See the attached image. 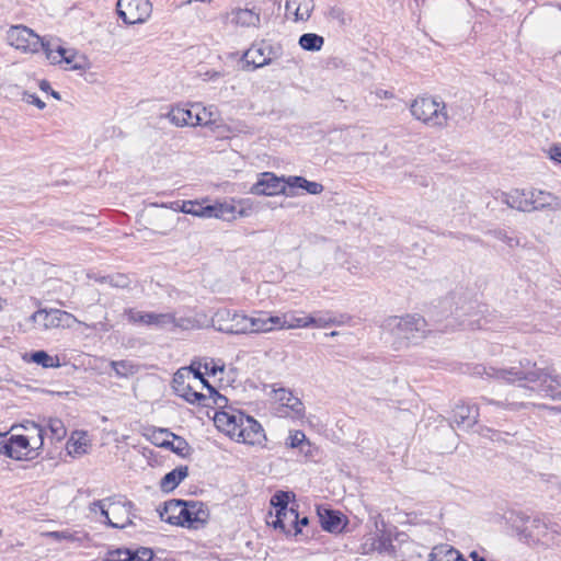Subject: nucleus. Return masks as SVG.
<instances>
[{
  "label": "nucleus",
  "mask_w": 561,
  "mask_h": 561,
  "mask_svg": "<svg viewBox=\"0 0 561 561\" xmlns=\"http://www.w3.org/2000/svg\"><path fill=\"white\" fill-rule=\"evenodd\" d=\"M196 363H193L190 368V373H193L194 379L204 380V374L201 371V367L203 366L201 363L198 366H195Z\"/></svg>",
  "instance_id": "nucleus-59"
},
{
  "label": "nucleus",
  "mask_w": 561,
  "mask_h": 561,
  "mask_svg": "<svg viewBox=\"0 0 561 561\" xmlns=\"http://www.w3.org/2000/svg\"><path fill=\"white\" fill-rule=\"evenodd\" d=\"M286 178H278L271 172H265L261 179L252 186L251 192L256 195H278L286 194Z\"/></svg>",
  "instance_id": "nucleus-13"
},
{
  "label": "nucleus",
  "mask_w": 561,
  "mask_h": 561,
  "mask_svg": "<svg viewBox=\"0 0 561 561\" xmlns=\"http://www.w3.org/2000/svg\"><path fill=\"white\" fill-rule=\"evenodd\" d=\"M482 404L486 407L494 408L495 410H505V411H518L524 407L523 402H518L516 400H510L506 398L504 401L494 400L488 397H481Z\"/></svg>",
  "instance_id": "nucleus-34"
},
{
  "label": "nucleus",
  "mask_w": 561,
  "mask_h": 561,
  "mask_svg": "<svg viewBox=\"0 0 561 561\" xmlns=\"http://www.w3.org/2000/svg\"><path fill=\"white\" fill-rule=\"evenodd\" d=\"M248 314L227 308H221L211 318L213 325L227 334H247Z\"/></svg>",
  "instance_id": "nucleus-6"
},
{
  "label": "nucleus",
  "mask_w": 561,
  "mask_h": 561,
  "mask_svg": "<svg viewBox=\"0 0 561 561\" xmlns=\"http://www.w3.org/2000/svg\"><path fill=\"white\" fill-rule=\"evenodd\" d=\"M47 537L60 541V540H67V541H79L80 539L77 537L76 533H71L70 530H61V531H49L46 534Z\"/></svg>",
  "instance_id": "nucleus-47"
},
{
  "label": "nucleus",
  "mask_w": 561,
  "mask_h": 561,
  "mask_svg": "<svg viewBox=\"0 0 561 561\" xmlns=\"http://www.w3.org/2000/svg\"><path fill=\"white\" fill-rule=\"evenodd\" d=\"M194 113L195 110L193 107L186 108L180 105H175L171 107V110L167 114V118L170 121L171 124H173L176 127H195L196 124L194 123Z\"/></svg>",
  "instance_id": "nucleus-25"
},
{
  "label": "nucleus",
  "mask_w": 561,
  "mask_h": 561,
  "mask_svg": "<svg viewBox=\"0 0 561 561\" xmlns=\"http://www.w3.org/2000/svg\"><path fill=\"white\" fill-rule=\"evenodd\" d=\"M309 322L310 327H317V328H327L329 325L335 324L336 321L334 318L330 316H309Z\"/></svg>",
  "instance_id": "nucleus-46"
},
{
  "label": "nucleus",
  "mask_w": 561,
  "mask_h": 561,
  "mask_svg": "<svg viewBox=\"0 0 561 561\" xmlns=\"http://www.w3.org/2000/svg\"><path fill=\"white\" fill-rule=\"evenodd\" d=\"M234 206L228 203H216L201 209L202 217H214L224 220L234 219Z\"/></svg>",
  "instance_id": "nucleus-28"
},
{
  "label": "nucleus",
  "mask_w": 561,
  "mask_h": 561,
  "mask_svg": "<svg viewBox=\"0 0 561 561\" xmlns=\"http://www.w3.org/2000/svg\"><path fill=\"white\" fill-rule=\"evenodd\" d=\"M209 519V510L206 504L199 501H186L184 514H182V527L199 529Z\"/></svg>",
  "instance_id": "nucleus-11"
},
{
  "label": "nucleus",
  "mask_w": 561,
  "mask_h": 561,
  "mask_svg": "<svg viewBox=\"0 0 561 561\" xmlns=\"http://www.w3.org/2000/svg\"><path fill=\"white\" fill-rule=\"evenodd\" d=\"M141 324L148 325V327H154L157 329H164L168 327H182L176 321V318L172 313H154V312H145L144 320Z\"/></svg>",
  "instance_id": "nucleus-26"
},
{
  "label": "nucleus",
  "mask_w": 561,
  "mask_h": 561,
  "mask_svg": "<svg viewBox=\"0 0 561 561\" xmlns=\"http://www.w3.org/2000/svg\"><path fill=\"white\" fill-rule=\"evenodd\" d=\"M203 368L205 374L215 376L218 371H224L225 365L222 363L219 364V362H216L214 358H206L203 364Z\"/></svg>",
  "instance_id": "nucleus-48"
},
{
  "label": "nucleus",
  "mask_w": 561,
  "mask_h": 561,
  "mask_svg": "<svg viewBox=\"0 0 561 561\" xmlns=\"http://www.w3.org/2000/svg\"><path fill=\"white\" fill-rule=\"evenodd\" d=\"M519 536L528 545L543 548L561 547V526L542 518H528Z\"/></svg>",
  "instance_id": "nucleus-3"
},
{
  "label": "nucleus",
  "mask_w": 561,
  "mask_h": 561,
  "mask_svg": "<svg viewBox=\"0 0 561 561\" xmlns=\"http://www.w3.org/2000/svg\"><path fill=\"white\" fill-rule=\"evenodd\" d=\"M227 21L236 26L241 27H259L261 18L260 13L252 9H233L226 14Z\"/></svg>",
  "instance_id": "nucleus-20"
},
{
  "label": "nucleus",
  "mask_w": 561,
  "mask_h": 561,
  "mask_svg": "<svg viewBox=\"0 0 561 561\" xmlns=\"http://www.w3.org/2000/svg\"><path fill=\"white\" fill-rule=\"evenodd\" d=\"M382 329L400 342H416L424 336L426 321L417 314L394 316L383 321Z\"/></svg>",
  "instance_id": "nucleus-4"
},
{
  "label": "nucleus",
  "mask_w": 561,
  "mask_h": 561,
  "mask_svg": "<svg viewBox=\"0 0 561 561\" xmlns=\"http://www.w3.org/2000/svg\"><path fill=\"white\" fill-rule=\"evenodd\" d=\"M243 416L244 413L240 411H217L214 416V423L219 431L234 439L239 430V423H241Z\"/></svg>",
  "instance_id": "nucleus-14"
},
{
  "label": "nucleus",
  "mask_w": 561,
  "mask_h": 561,
  "mask_svg": "<svg viewBox=\"0 0 561 561\" xmlns=\"http://www.w3.org/2000/svg\"><path fill=\"white\" fill-rule=\"evenodd\" d=\"M188 474L186 466H180L168 472L160 482V488L164 492L173 491Z\"/></svg>",
  "instance_id": "nucleus-30"
},
{
  "label": "nucleus",
  "mask_w": 561,
  "mask_h": 561,
  "mask_svg": "<svg viewBox=\"0 0 561 561\" xmlns=\"http://www.w3.org/2000/svg\"><path fill=\"white\" fill-rule=\"evenodd\" d=\"M530 211L551 208L554 210L561 209V198L551 193L530 190L529 191Z\"/></svg>",
  "instance_id": "nucleus-21"
},
{
  "label": "nucleus",
  "mask_w": 561,
  "mask_h": 561,
  "mask_svg": "<svg viewBox=\"0 0 561 561\" xmlns=\"http://www.w3.org/2000/svg\"><path fill=\"white\" fill-rule=\"evenodd\" d=\"M275 529H279L286 535H298L300 529L298 528V512L296 508H283L276 511L275 519L270 523Z\"/></svg>",
  "instance_id": "nucleus-15"
},
{
  "label": "nucleus",
  "mask_w": 561,
  "mask_h": 561,
  "mask_svg": "<svg viewBox=\"0 0 561 561\" xmlns=\"http://www.w3.org/2000/svg\"><path fill=\"white\" fill-rule=\"evenodd\" d=\"M270 53L271 46L262 43L251 46L244 53L243 58L248 64H252L255 68H260L271 62V58L268 57Z\"/></svg>",
  "instance_id": "nucleus-24"
},
{
  "label": "nucleus",
  "mask_w": 561,
  "mask_h": 561,
  "mask_svg": "<svg viewBox=\"0 0 561 561\" xmlns=\"http://www.w3.org/2000/svg\"><path fill=\"white\" fill-rule=\"evenodd\" d=\"M286 184L289 188H302L311 195H319L324 187L321 183L308 181L304 176L293 175L286 178Z\"/></svg>",
  "instance_id": "nucleus-31"
},
{
  "label": "nucleus",
  "mask_w": 561,
  "mask_h": 561,
  "mask_svg": "<svg viewBox=\"0 0 561 561\" xmlns=\"http://www.w3.org/2000/svg\"><path fill=\"white\" fill-rule=\"evenodd\" d=\"M305 440L306 435L300 431H296L295 433L289 435L287 445L291 448L302 447Z\"/></svg>",
  "instance_id": "nucleus-52"
},
{
  "label": "nucleus",
  "mask_w": 561,
  "mask_h": 561,
  "mask_svg": "<svg viewBox=\"0 0 561 561\" xmlns=\"http://www.w3.org/2000/svg\"><path fill=\"white\" fill-rule=\"evenodd\" d=\"M279 321L282 322V324H278L279 330H290L296 328L310 327L309 316L296 317L295 314L284 313L283 316H279Z\"/></svg>",
  "instance_id": "nucleus-35"
},
{
  "label": "nucleus",
  "mask_w": 561,
  "mask_h": 561,
  "mask_svg": "<svg viewBox=\"0 0 561 561\" xmlns=\"http://www.w3.org/2000/svg\"><path fill=\"white\" fill-rule=\"evenodd\" d=\"M31 359L33 363L41 365L45 368L59 367L60 365L58 357H53L45 351L33 352L31 354Z\"/></svg>",
  "instance_id": "nucleus-42"
},
{
  "label": "nucleus",
  "mask_w": 561,
  "mask_h": 561,
  "mask_svg": "<svg viewBox=\"0 0 561 561\" xmlns=\"http://www.w3.org/2000/svg\"><path fill=\"white\" fill-rule=\"evenodd\" d=\"M152 558V550L141 547L137 550L116 549L108 551L103 561H151Z\"/></svg>",
  "instance_id": "nucleus-17"
},
{
  "label": "nucleus",
  "mask_w": 561,
  "mask_h": 561,
  "mask_svg": "<svg viewBox=\"0 0 561 561\" xmlns=\"http://www.w3.org/2000/svg\"><path fill=\"white\" fill-rule=\"evenodd\" d=\"M27 432H34V435H25L26 438L31 439V455L43 447L44 444V430L34 422H28L24 426Z\"/></svg>",
  "instance_id": "nucleus-39"
},
{
  "label": "nucleus",
  "mask_w": 561,
  "mask_h": 561,
  "mask_svg": "<svg viewBox=\"0 0 561 561\" xmlns=\"http://www.w3.org/2000/svg\"><path fill=\"white\" fill-rule=\"evenodd\" d=\"M58 54L61 56L62 62L70 66V69L80 70L84 68L83 58L78 57L73 50L58 46Z\"/></svg>",
  "instance_id": "nucleus-40"
},
{
  "label": "nucleus",
  "mask_w": 561,
  "mask_h": 561,
  "mask_svg": "<svg viewBox=\"0 0 561 561\" xmlns=\"http://www.w3.org/2000/svg\"><path fill=\"white\" fill-rule=\"evenodd\" d=\"M24 100L30 103V104H33L35 105L36 107H38L39 110H43L45 108L46 104L44 101H42L38 96H36L35 94H31V93H27L25 92L24 93Z\"/></svg>",
  "instance_id": "nucleus-54"
},
{
  "label": "nucleus",
  "mask_w": 561,
  "mask_h": 561,
  "mask_svg": "<svg viewBox=\"0 0 561 561\" xmlns=\"http://www.w3.org/2000/svg\"><path fill=\"white\" fill-rule=\"evenodd\" d=\"M134 504L123 497H112L108 500V517H105V523L113 528H126L133 525Z\"/></svg>",
  "instance_id": "nucleus-8"
},
{
  "label": "nucleus",
  "mask_w": 561,
  "mask_h": 561,
  "mask_svg": "<svg viewBox=\"0 0 561 561\" xmlns=\"http://www.w3.org/2000/svg\"><path fill=\"white\" fill-rule=\"evenodd\" d=\"M192 107L195 110L194 123L196 124V126H207L216 122V118L214 117L215 113L213 111V106L204 107L199 103H195L192 104Z\"/></svg>",
  "instance_id": "nucleus-37"
},
{
  "label": "nucleus",
  "mask_w": 561,
  "mask_h": 561,
  "mask_svg": "<svg viewBox=\"0 0 561 561\" xmlns=\"http://www.w3.org/2000/svg\"><path fill=\"white\" fill-rule=\"evenodd\" d=\"M505 242H507V244L510 247H514L515 244H517V240H515L514 238H510V237H506L505 234L503 236L502 238Z\"/></svg>",
  "instance_id": "nucleus-61"
},
{
  "label": "nucleus",
  "mask_w": 561,
  "mask_h": 561,
  "mask_svg": "<svg viewBox=\"0 0 561 561\" xmlns=\"http://www.w3.org/2000/svg\"><path fill=\"white\" fill-rule=\"evenodd\" d=\"M314 8L313 0H286L285 9L295 15L296 21H307Z\"/></svg>",
  "instance_id": "nucleus-27"
},
{
  "label": "nucleus",
  "mask_w": 561,
  "mask_h": 561,
  "mask_svg": "<svg viewBox=\"0 0 561 561\" xmlns=\"http://www.w3.org/2000/svg\"><path fill=\"white\" fill-rule=\"evenodd\" d=\"M175 391L190 403L209 407V398L204 393L195 391L190 383L183 387H175Z\"/></svg>",
  "instance_id": "nucleus-33"
},
{
  "label": "nucleus",
  "mask_w": 561,
  "mask_h": 561,
  "mask_svg": "<svg viewBox=\"0 0 561 561\" xmlns=\"http://www.w3.org/2000/svg\"><path fill=\"white\" fill-rule=\"evenodd\" d=\"M8 43L16 49L37 53L43 45V38L24 25L12 26L7 34Z\"/></svg>",
  "instance_id": "nucleus-9"
},
{
  "label": "nucleus",
  "mask_w": 561,
  "mask_h": 561,
  "mask_svg": "<svg viewBox=\"0 0 561 561\" xmlns=\"http://www.w3.org/2000/svg\"><path fill=\"white\" fill-rule=\"evenodd\" d=\"M158 434L172 436L173 440L171 442L168 439H163V440L157 439V442H156L157 446L167 448V449H171L173 453H175L180 456H185V454L188 450V444L186 443V440L184 438H182V437L169 432V430H164V428H160L158 431Z\"/></svg>",
  "instance_id": "nucleus-29"
},
{
  "label": "nucleus",
  "mask_w": 561,
  "mask_h": 561,
  "mask_svg": "<svg viewBox=\"0 0 561 561\" xmlns=\"http://www.w3.org/2000/svg\"><path fill=\"white\" fill-rule=\"evenodd\" d=\"M9 457L22 460L31 459V439L26 438L25 435H12L9 437Z\"/></svg>",
  "instance_id": "nucleus-22"
},
{
  "label": "nucleus",
  "mask_w": 561,
  "mask_h": 561,
  "mask_svg": "<svg viewBox=\"0 0 561 561\" xmlns=\"http://www.w3.org/2000/svg\"><path fill=\"white\" fill-rule=\"evenodd\" d=\"M474 374L489 378L501 379L510 383H535L537 389L552 399H561V382L546 369L537 367L536 363L525 358L517 365L506 368L477 366Z\"/></svg>",
  "instance_id": "nucleus-1"
},
{
  "label": "nucleus",
  "mask_w": 561,
  "mask_h": 561,
  "mask_svg": "<svg viewBox=\"0 0 561 561\" xmlns=\"http://www.w3.org/2000/svg\"><path fill=\"white\" fill-rule=\"evenodd\" d=\"M278 324H282L279 316H271L266 311L254 310L248 316L247 334L270 333L278 329Z\"/></svg>",
  "instance_id": "nucleus-12"
},
{
  "label": "nucleus",
  "mask_w": 561,
  "mask_h": 561,
  "mask_svg": "<svg viewBox=\"0 0 561 561\" xmlns=\"http://www.w3.org/2000/svg\"><path fill=\"white\" fill-rule=\"evenodd\" d=\"M50 94H51V96H53V98H55L56 100H60V95H59V93H58V92H56V91L51 90V93H50Z\"/></svg>",
  "instance_id": "nucleus-64"
},
{
  "label": "nucleus",
  "mask_w": 561,
  "mask_h": 561,
  "mask_svg": "<svg viewBox=\"0 0 561 561\" xmlns=\"http://www.w3.org/2000/svg\"><path fill=\"white\" fill-rule=\"evenodd\" d=\"M152 12V4L149 0H118L117 13L126 24L146 22Z\"/></svg>",
  "instance_id": "nucleus-7"
},
{
  "label": "nucleus",
  "mask_w": 561,
  "mask_h": 561,
  "mask_svg": "<svg viewBox=\"0 0 561 561\" xmlns=\"http://www.w3.org/2000/svg\"><path fill=\"white\" fill-rule=\"evenodd\" d=\"M234 440L248 445H263L266 436L262 425L252 416L244 414Z\"/></svg>",
  "instance_id": "nucleus-10"
},
{
  "label": "nucleus",
  "mask_w": 561,
  "mask_h": 561,
  "mask_svg": "<svg viewBox=\"0 0 561 561\" xmlns=\"http://www.w3.org/2000/svg\"><path fill=\"white\" fill-rule=\"evenodd\" d=\"M208 392L209 396L207 397L209 398V405L213 403L218 407H222L227 403V398L220 394L213 386H208Z\"/></svg>",
  "instance_id": "nucleus-50"
},
{
  "label": "nucleus",
  "mask_w": 561,
  "mask_h": 561,
  "mask_svg": "<svg viewBox=\"0 0 561 561\" xmlns=\"http://www.w3.org/2000/svg\"><path fill=\"white\" fill-rule=\"evenodd\" d=\"M185 506L186 501L170 500L165 502L162 507L158 508V513L161 520L171 525L181 526L182 514H184Z\"/></svg>",
  "instance_id": "nucleus-19"
},
{
  "label": "nucleus",
  "mask_w": 561,
  "mask_h": 561,
  "mask_svg": "<svg viewBox=\"0 0 561 561\" xmlns=\"http://www.w3.org/2000/svg\"><path fill=\"white\" fill-rule=\"evenodd\" d=\"M111 367L118 377H129L138 371V366L131 360H112Z\"/></svg>",
  "instance_id": "nucleus-41"
},
{
  "label": "nucleus",
  "mask_w": 561,
  "mask_h": 561,
  "mask_svg": "<svg viewBox=\"0 0 561 561\" xmlns=\"http://www.w3.org/2000/svg\"><path fill=\"white\" fill-rule=\"evenodd\" d=\"M47 428L50 432L51 438L57 442L64 439L67 434L64 422L59 419H49Z\"/></svg>",
  "instance_id": "nucleus-43"
},
{
  "label": "nucleus",
  "mask_w": 561,
  "mask_h": 561,
  "mask_svg": "<svg viewBox=\"0 0 561 561\" xmlns=\"http://www.w3.org/2000/svg\"><path fill=\"white\" fill-rule=\"evenodd\" d=\"M461 557L458 550L447 545L435 547L431 553L434 561H457Z\"/></svg>",
  "instance_id": "nucleus-36"
},
{
  "label": "nucleus",
  "mask_w": 561,
  "mask_h": 561,
  "mask_svg": "<svg viewBox=\"0 0 561 561\" xmlns=\"http://www.w3.org/2000/svg\"><path fill=\"white\" fill-rule=\"evenodd\" d=\"M501 201L508 207L519 211H530L529 191L513 190L501 193Z\"/></svg>",
  "instance_id": "nucleus-23"
},
{
  "label": "nucleus",
  "mask_w": 561,
  "mask_h": 561,
  "mask_svg": "<svg viewBox=\"0 0 561 561\" xmlns=\"http://www.w3.org/2000/svg\"><path fill=\"white\" fill-rule=\"evenodd\" d=\"M549 156L552 160L561 163V145H554L549 149Z\"/></svg>",
  "instance_id": "nucleus-58"
},
{
  "label": "nucleus",
  "mask_w": 561,
  "mask_h": 561,
  "mask_svg": "<svg viewBox=\"0 0 561 561\" xmlns=\"http://www.w3.org/2000/svg\"><path fill=\"white\" fill-rule=\"evenodd\" d=\"M299 45L308 51H318L324 44V38L316 33H305L299 37Z\"/></svg>",
  "instance_id": "nucleus-38"
},
{
  "label": "nucleus",
  "mask_w": 561,
  "mask_h": 561,
  "mask_svg": "<svg viewBox=\"0 0 561 561\" xmlns=\"http://www.w3.org/2000/svg\"><path fill=\"white\" fill-rule=\"evenodd\" d=\"M39 89H41L42 91L47 92L48 90H50V84H49V82H48V81H46V80H42V81L39 82Z\"/></svg>",
  "instance_id": "nucleus-60"
},
{
  "label": "nucleus",
  "mask_w": 561,
  "mask_h": 561,
  "mask_svg": "<svg viewBox=\"0 0 561 561\" xmlns=\"http://www.w3.org/2000/svg\"><path fill=\"white\" fill-rule=\"evenodd\" d=\"M9 437L7 434L0 433V454H3L9 457Z\"/></svg>",
  "instance_id": "nucleus-57"
},
{
  "label": "nucleus",
  "mask_w": 561,
  "mask_h": 561,
  "mask_svg": "<svg viewBox=\"0 0 561 561\" xmlns=\"http://www.w3.org/2000/svg\"><path fill=\"white\" fill-rule=\"evenodd\" d=\"M317 512L321 527L325 531L337 534L341 533L346 525V522L343 520L344 516L337 511L319 506Z\"/></svg>",
  "instance_id": "nucleus-18"
},
{
  "label": "nucleus",
  "mask_w": 561,
  "mask_h": 561,
  "mask_svg": "<svg viewBox=\"0 0 561 561\" xmlns=\"http://www.w3.org/2000/svg\"><path fill=\"white\" fill-rule=\"evenodd\" d=\"M112 497H108V499H105V500H99V501H94L90 504V511L91 512H96V510L100 511L101 515L105 518V517H108V500H111Z\"/></svg>",
  "instance_id": "nucleus-51"
},
{
  "label": "nucleus",
  "mask_w": 561,
  "mask_h": 561,
  "mask_svg": "<svg viewBox=\"0 0 561 561\" xmlns=\"http://www.w3.org/2000/svg\"><path fill=\"white\" fill-rule=\"evenodd\" d=\"M471 558L473 559V561H486L484 558L480 557L477 552H472Z\"/></svg>",
  "instance_id": "nucleus-62"
},
{
  "label": "nucleus",
  "mask_w": 561,
  "mask_h": 561,
  "mask_svg": "<svg viewBox=\"0 0 561 561\" xmlns=\"http://www.w3.org/2000/svg\"><path fill=\"white\" fill-rule=\"evenodd\" d=\"M58 44H55L50 41L44 42L41 48L45 51L47 59L51 64H60L62 62L61 56L58 54Z\"/></svg>",
  "instance_id": "nucleus-44"
},
{
  "label": "nucleus",
  "mask_w": 561,
  "mask_h": 561,
  "mask_svg": "<svg viewBox=\"0 0 561 561\" xmlns=\"http://www.w3.org/2000/svg\"><path fill=\"white\" fill-rule=\"evenodd\" d=\"M30 320L38 330L71 328L75 323L83 324L88 329L101 331L103 333L110 332L114 328V325L108 322L106 312L103 316V320L87 323L77 319L72 313L60 309H39L30 317Z\"/></svg>",
  "instance_id": "nucleus-2"
},
{
  "label": "nucleus",
  "mask_w": 561,
  "mask_h": 561,
  "mask_svg": "<svg viewBox=\"0 0 561 561\" xmlns=\"http://www.w3.org/2000/svg\"><path fill=\"white\" fill-rule=\"evenodd\" d=\"M479 420V408L476 404L459 403L453 410V422L458 427L469 430L473 427Z\"/></svg>",
  "instance_id": "nucleus-16"
},
{
  "label": "nucleus",
  "mask_w": 561,
  "mask_h": 561,
  "mask_svg": "<svg viewBox=\"0 0 561 561\" xmlns=\"http://www.w3.org/2000/svg\"><path fill=\"white\" fill-rule=\"evenodd\" d=\"M203 207L201 206H197L192 203V202H188V203H185L182 207V211L183 213H186V214H193V215H196V216H201L202 217V214H201V209Z\"/></svg>",
  "instance_id": "nucleus-55"
},
{
  "label": "nucleus",
  "mask_w": 561,
  "mask_h": 561,
  "mask_svg": "<svg viewBox=\"0 0 561 561\" xmlns=\"http://www.w3.org/2000/svg\"><path fill=\"white\" fill-rule=\"evenodd\" d=\"M289 493L284 491H277L271 499V505L276 508V511H282L283 508H289Z\"/></svg>",
  "instance_id": "nucleus-45"
},
{
  "label": "nucleus",
  "mask_w": 561,
  "mask_h": 561,
  "mask_svg": "<svg viewBox=\"0 0 561 561\" xmlns=\"http://www.w3.org/2000/svg\"><path fill=\"white\" fill-rule=\"evenodd\" d=\"M130 323H141L145 312L138 311L134 308H127L123 313Z\"/></svg>",
  "instance_id": "nucleus-53"
},
{
  "label": "nucleus",
  "mask_w": 561,
  "mask_h": 561,
  "mask_svg": "<svg viewBox=\"0 0 561 561\" xmlns=\"http://www.w3.org/2000/svg\"><path fill=\"white\" fill-rule=\"evenodd\" d=\"M308 523H309L308 517H302L301 519L298 518V526L299 525L306 526V525H308Z\"/></svg>",
  "instance_id": "nucleus-63"
},
{
  "label": "nucleus",
  "mask_w": 561,
  "mask_h": 561,
  "mask_svg": "<svg viewBox=\"0 0 561 561\" xmlns=\"http://www.w3.org/2000/svg\"><path fill=\"white\" fill-rule=\"evenodd\" d=\"M103 279L106 280L113 287L125 288L129 285L128 277L123 274L107 276L104 277Z\"/></svg>",
  "instance_id": "nucleus-49"
},
{
  "label": "nucleus",
  "mask_w": 561,
  "mask_h": 561,
  "mask_svg": "<svg viewBox=\"0 0 561 561\" xmlns=\"http://www.w3.org/2000/svg\"><path fill=\"white\" fill-rule=\"evenodd\" d=\"M67 443L68 454L72 457H80L88 453L89 440L85 433H76Z\"/></svg>",
  "instance_id": "nucleus-32"
},
{
  "label": "nucleus",
  "mask_w": 561,
  "mask_h": 561,
  "mask_svg": "<svg viewBox=\"0 0 561 561\" xmlns=\"http://www.w3.org/2000/svg\"><path fill=\"white\" fill-rule=\"evenodd\" d=\"M412 115L433 127H445L448 115L445 103L433 98H419L411 104Z\"/></svg>",
  "instance_id": "nucleus-5"
},
{
  "label": "nucleus",
  "mask_w": 561,
  "mask_h": 561,
  "mask_svg": "<svg viewBox=\"0 0 561 561\" xmlns=\"http://www.w3.org/2000/svg\"><path fill=\"white\" fill-rule=\"evenodd\" d=\"M186 375L188 376L190 371L178 370V373L174 375V378H173L174 388L183 387V386L187 385V383H185V380H184Z\"/></svg>",
  "instance_id": "nucleus-56"
}]
</instances>
